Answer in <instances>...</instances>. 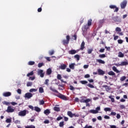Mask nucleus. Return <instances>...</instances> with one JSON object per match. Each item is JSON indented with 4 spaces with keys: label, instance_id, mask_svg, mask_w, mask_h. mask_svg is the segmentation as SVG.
<instances>
[{
    "label": "nucleus",
    "instance_id": "obj_48",
    "mask_svg": "<svg viewBox=\"0 0 128 128\" xmlns=\"http://www.w3.org/2000/svg\"><path fill=\"white\" fill-rule=\"evenodd\" d=\"M25 128H36V126L34 125H30L26 126Z\"/></svg>",
    "mask_w": 128,
    "mask_h": 128
},
{
    "label": "nucleus",
    "instance_id": "obj_6",
    "mask_svg": "<svg viewBox=\"0 0 128 128\" xmlns=\"http://www.w3.org/2000/svg\"><path fill=\"white\" fill-rule=\"evenodd\" d=\"M38 76H40V78H44V70H39L38 71Z\"/></svg>",
    "mask_w": 128,
    "mask_h": 128
},
{
    "label": "nucleus",
    "instance_id": "obj_60",
    "mask_svg": "<svg viewBox=\"0 0 128 128\" xmlns=\"http://www.w3.org/2000/svg\"><path fill=\"white\" fill-rule=\"evenodd\" d=\"M120 108H121L122 110H124V108H126V106H124V105H120Z\"/></svg>",
    "mask_w": 128,
    "mask_h": 128
},
{
    "label": "nucleus",
    "instance_id": "obj_11",
    "mask_svg": "<svg viewBox=\"0 0 128 128\" xmlns=\"http://www.w3.org/2000/svg\"><path fill=\"white\" fill-rule=\"evenodd\" d=\"M78 50H72L68 51L69 54H76V52H78Z\"/></svg>",
    "mask_w": 128,
    "mask_h": 128
},
{
    "label": "nucleus",
    "instance_id": "obj_34",
    "mask_svg": "<svg viewBox=\"0 0 128 128\" xmlns=\"http://www.w3.org/2000/svg\"><path fill=\"white\" fill-rule=\"evenodd\" d=\"M30 76H34V71H32L31 72L28 73L27 74H26V76H28L30 78Z\"/></svg>",
    "mask_w": 128,
    "mask_h": 128
},
{
    "label": "nucleus",
    "instance_id": "obj_55",
    "mask_svg": "<svg viewBox=\"0 0 128 128\" xmlns=\"http://www.w3.org/2000/svg\"><path fill=\"white\" fill-rule=\"evenodd\" d=\"M114 38V40H118V36H115L114 34L113 35Z\"/></svg>",
    "mask_w": 128,
    "mask_h": 128
},
{
    "label": "nucleus",
    "instance_id": "obj_37",
    "mask_svg": "<svg viewBox=\"0 0 128 128\" xmlns=\"http://www.w3.org/2000/svg\"><path fill=\"white\" fill-rule=\"evenodd\" d=\"M87 86H88L90 88H94V86L90 84H88Z\"/></svg>",
    "mask_w": 128,
    "mask_h": 128
},
{
    "label": "nucleus",
    "instance_id": "obj_57",
    "mask_svg": "<svg viewBox=\"0 0 128 128\" xmlns=\"http://www.w3.org/2000/svg\"><path fill=\"white\" fill-rule=\"evenodd\" d=\"M54 54V50H52V51L49 52V54L50 56H52Z\"/></svg>",
    "mask_w": 128,
    "mask_h": 128
},
{
    "label": "nucleus",
    "instance_id": "obj_24",
    "mask_svg": "<svg viewBox=\"0 0 128 128\" xmlns=\"http://www.w3.org/2000/svg\"><path fill=\"white\" fill-rule=\"evenodd\" d=\"M128 62H121L120 66H128Z\"/></svg>",
    "mask_w": 128,
    "mask_h": 128
},
{
    "label": "nucleus",
    "instance_id": "obj_4",
    "mask_svg": "<svg viewBox=\"0 0 128 128\" xmlns=\"http://www.w3.org/2000/svg\"><path fill=\"white\" fill-rule=\"evenodd\" d=\"M128 4V2L126 0H124L120 4V8L122 10L126 8V4Z\"/></svg>",
    "mask_w": 128,
    "mask_h": 128
},
{
    "label": "nucleus",
    "instance_id": "obj_15",
    "mask_svg": "<svg viewBox=\"0 0 128 128\" xmlns=\"http://www.w3.org/2000/svg\"><path fill=\"white\" fill-rule=\"evenodd\" d=\"M66 64H62L60 66H59V68L60 70H64L66 68Z\"/></svg>",
    "mask_w": 128,
    "mask_h": 128
},
{
    "label": "nucleus",
    "instance_id": "obj_45",
    "mask_svg": "<svg viewBox=\"0 0 128 128\" xmlns=\"http://www.w3.org/2000/svg\"><path fill=\"white\" fill-rule=\"evenodd\" d=\"M106 54H100L99 55V58H106Z\"/></svg>",
    "mask_w": 128,
    "mask_h": 128
},
{
    "label": "nucleus",
    "instance_id": "obj_7",
    "mask_svg": "<svg viewBox=\"0 0 128 128\" xmlns=\"http://www.w3.org/2000/svg\"><path fill=\"white\" fill-rule=\"evenodd\" d=\"M110 8L112 10H114V8H115L114 12H118V8L116 7V5H110Z\"/></svg>",
    "mask_w": 128,
    "mask_h": 128
},
{
    "label": "nucleus",
    "instance_id": "obj_31",
    "mask_svg": "<svg viewBox=\"0 0 128 128\" xmlns=\"http://www.w3.org/2000/svg\"><path fill=\"white\" fill-rule=\"evenodd\" d=\"M108 74L109 76H116V73L111 70L108 72Z\"/></svg>",
    "mask_w": 128,
    "mask_h": 128
},
{
    "label": "nucleus",
    "instance_id": "obj_53",
    "mask_svg": "<svg viewBox=\"0 0 128 128\" xmlns=\"http://www.w3.org/2000/svg\"><path fill=\"white\" fill-rule=\"evenodd\" d=\"M35 79H36L35 76H32V77L30 76L29 78H28V80H35Z\"/></svg>",
    "mask_w": 128,
    "mask_h": 128
},
{
    "label": "nucleus",
    "instance_id": "obj_43",
    "mask_svg": "<svg viewBox=\"0 0 128 128\" xmlns=\"http://www.w3.org/2000/svg\"><path fill=\"white\" fill-rule=\"evenodd\" d=\"M92 50H92V48L88 49V54H92Z\"/></svg>",
    "mask_w": 128,
    "mask_h": 128
},
{
    "label": "nucleus",
    "instance_id": "obj_54",
    "mask_svg": "<svg viewBox=\"0 0 128 128\" xmlns=\"http://www.w3.org/2000/svg\"><path fill=\"white\" fill-rule=\"evenodd\" d=\"M3 104H5L6 106H10V102H6V101H4L2 102Z\"/></svg>",
    "mask_w": 128,
    "mask_h": 128
},
{
    "label": "nucleus",
    "instance_id": "obj_17",
    "mask_svg": "<svg viewBox=\"0 0 128 128\" xmlns=\"http://www.w3.org/2000/svg\"><path fill=\"white\" fill-rule=\"evenodd\" d=\"M98 72L99 76H104V72L102 69H98Z\"/></svg>",
    "mask_w": 128,
    "mask_h": 128
},
{
    "label": "nucleus",
    "instance_id": "obj_18",
    "mask_svg": "<svg viewBox=\"0 0 128 128\" xmlns=\"http://www.w3.org/2000/svg\"><path fill=\"white\" fill-rule=\"evenodd\" d=\"M67 114L70 116V118H73L74 116V114H72L71 111H68L67 112Z\"/></svg>",
    "mask_w": 128,
    "mask_h": 128
},
{
    "label": "nucleus",
    "instance_id": "obj_8",
    "mask_svg": "<svg viewBox=\"0 0 128 128\" xmlns=\"http://www.w3.org/2000/svg\"><path fill=\"white\" fill-rule=\"evenodd\" d=\"M6 112H14V109L11 106H8L6 110Z\"/></svg>",
    "mask_w": 128,
    "mask_h": 128
},
{
    "label": "nucleus",
    "instance_id": "obj_56",
    "mask_svg": "<svg viewBox=\"0 0 128 128\" xmlns=\"http://www.w3.org/2000/svg\"><path fill=\"white\" fill-rule=\"evenodd\" d=\"M76 88H74V86L70 85V90H75Z\"/></svg>",
    "mask_w": 128,
    "mask_h": 128
},
{
    "label": "nucleus",
    "instance_id": "obj_14",
    "mask_svg": "<svg viewBox=\"0 0 128 128\" xmlns=\"http://www.w3.org/2000/svg\"><path fill=\"white\" fill-rule=\"evenodd\" d=\"M90 102V98H88L86 100L82 98L80 100V102H85L86 104H87V102Z\"/></svg>",
    "mask_w": 128,
    "mask_h": 128
},
{
    "label": "nucleus",
    "instance_id": "obj_12",
    "mask_svg": "<svg viewBox=\"0 0 128 128\" xmlns=\"http://www.w3.org/2000/svg\"><path fill=\"white\" fill-rule=\"evenodd\" d=\"M88 26H88V24H86L82 27V30L83 32H86L88 30Z\"/></svg>",
    "mask_w": 128,
    "mask_h": 128
},
{
    "label": "nucleus",
    "instance_id": "obj_28",
    "mask_svg": "<svg viewBox=\"0 0 128 128\" xmlns=\"http://www.w3.org/2000/svg\"><path fill=\"white\" fill-rule=\"evenodd\" d=\"M90 114H98V112L94 110H90Z\"/></svg>",
    "mask_w": 128,
    "mask_h": 128
},
{
    "label": "nucleus",
    "instance_id": "obj_26",
    "mask_svg": "<svg viewBox=\"0 0 128 128\" xmlns=\"http://www.w3.org/2000/svg\"><path fill=\"white\" fill-rule=\"evenodd\" d=\"M118 58H124V54L121 52H120L118 54Z\"/></svg>",
    "mask_w": 128,
    "mask_h": 128
},
{
    "label": "nucleus",
    "instance_id": "obj_19",
    "mask_svg": "<svg viewBox=\"0 0 128 128\" xmlns=\"http://www.w3.org/2000/svg\"><path fill=\"white\" fill-rule=\"evenodd\" d=\"M96 62L99 64H106V62L101 59H96Z\"/></svg>",
    "mask_w": 128,
    "mask_h": 128
},
{
    "label": "nucleus",
    "instance_id": "obj_52",
    "mask_svg": "<svg viewBox=\"0 0 128 128\" xmlns=\"http://www.w3.org/2000/svg\"><path fill=\"white\" fill-rule=\"evenodd\" d=\"M104 112H110V108H104Z\"/></svg>",
    "mask_w": 128,
    "mask_h": 128
},
{
    "label": "nucleus",
    "instance_id": "obj_27",
    "mask_svg": "<svg viewBox=\"0 0 128 128\" xmlns=\"http://www.w3.org/2000/svg\"><path fill=\"white\" fill-rule=\"evenodd\" d=\"M92 20L90 19L89 20H88L87 25L89 26H92Z\"/></svg>",
    "mask_w": 128,
    "mask_h": 128
},
{
    "label": "nucleus",
    "instance_id": "obj_9",
    "mask_svg": "<svg viewBox=\"0 0 128 128\" xmlns=\"http://www.w3.org/2000/svg\"><path fill=\"white\" fill-rule=\"evenodd\" d=\"M24 98H32V94L30 92H27L25 94Z\"/></svg>",
    "mask_w": 128,
    "mask_h": 128
},
{
    "label": "nucleus",
    "instance_id": "obj_41",
    "mask_svg": "<svg viewBox=\"0 0 128 128\" xmlns=\"http://www.w3.org/2000/svg\"><path fill=\"white\" fill-rule=\"evenodd\" d=\"M64 126V122H60L59 126H60V128H62V126Z\"/></svg>",
    "mask_w": 128,
    "mask_h": 128
},
{
    "label": "nucleus",
    "instance_id": "obj_25",
    "mask_svg": "<svg viewBox=\"0 0 128 128\" xmlns=\"http://www.w3.org/2000/svg\"><path fill=\"white\" fill-rule=\"evenodd\" d=\"M52 69L50 68H49L46 70V74H48V76H50V74H52Z\"/></svg>",
    "mask_w": 128,
    "mask_h": 128
},
{
    "label": "nucleus",
    "instance_id": "obj_16",
    "mask_svg": "<svg viewBox=\"0 0 128 128\" xmlns=\"http://www.w3.org/2000/svg\"><path fill=\"white\" fill-rule=\"evenodd\" d=\"M86 44V43L84 42V41H82L81 45H80V50H84V48H86L84 46Z\"/></svg>",
    "mask_w": 128,
    "mask_h": 128
},
{
    "label": "nucleus",
    "instance_id": "obj_47",
    "mask_svg": "<svg viewBox=\"0 0 128 128\" xmlns=\"http://www.w3.org/2000/svg\"><path fill=\"white\" fill-rule=\"evenodd\" d=\"M48 82H50V80L48 79L46 80L45 82H44V84H46V86H48Z\"/></svg>",
    "mask_w": 128,
    "mask_h": 128
},
{
    "label": "nucleus",
    "instance_id": "obj_23",
    "mask_svg": "<svg viewBox=\"0 0 128 128\" xmlns=\"http://www.w3.org/2000/svg\"><path fill=\"white\" fill-rule=\"evenodd\" d=\"M102 88H105L106 92H108V90H110V86H108L107 85L102 86Z\"/></svg>",
    "mask_w": 128,
    "mask_h": 128
},
{
    "label": "nucleus",
    "instance_id": "obj_61",
    "mask_svg": "<svg viewBox=\"0 0 128 128\" xmlns=\"http://www.w3.org/2000/svg\"><path fill=\"white\" fill-rule=\"evenodd\" d=\"M64 122H68V118L64 116Z\"/></svg>",
    "mask_w": 128,
    "mask_h": 128
},
{
    "label": "nucleus",
    "instance_id": "obj_44",
    "mask_svg": "<svg viewBox=\"0 0 128 128\" xmlns=\"http://www.w3.org/2000/svg\"><path fill=\"white\" fill-rule=\"evenodd\" d=\"M112 96H109L108 98H110L111 100V102H114V98H112Z\"/></svg>",
    "mask_w": 128,
    "mask_h": 128
},
{
    "label": "nucleus",
    "instance_id": "obj_33",
    "mask_svg": "<svg viewBox=\"0 0 128 128\" xmlns=\"http://www.w3.org/2000/svg\"><path fill=\"white\" fill-rule=\"evenodd\" d=\"M44 114H50V111L48 109H46L44 111Z\"/></svg>",
    "mask_w": 128,
    "mask_h": 128
},
{
    "label": "nucleus",
    "instance_id": "obj_35",
    "mask_svg": "<svg viewBox=\"0 0 128 128\" xmlns=\"http://www.w3.org/2000/svg\"><path fill=\"white\" fill-rule=\"evenodd\" d=\"M32 86V82H28L26 83V86Z\"/></svg>",
    "mask_w": 128,
    "mask_h": 128
},
{
    "label": "nucleus",
    "instance_id": "obj_29",
    "mask_svg": "<svg viewBox=\"0 0 128 128\" xmlns=\"http://www.w3.org/2000/svg\"><path fill=\"white\" fill-rule=\"evenodd\" d=\"M34 110H36V112H40V108L38 106H35Z\"/></svg>",
    "mask_w": 128,
    "mask_h": 128
},
{
    "label": "nucleus",
    "instance_id": "obj_38",
    "mask_svg": "<svg viewBox=\"0 0 128 128\" xmlns=\"http://www.w3.org/2000/svg\"><path fill=\"white\" fill-rule=\"evenodd\" d=\"M126 78V76H123L120 78V82H124V80H125Z\"/></svg>",
    "mask_w": 128,
    "mask_h": 128
},
{
    "label": "nucleus",
    "instance_id": "obj_46",
    "mask_svg": "<svg viewBox=\"0 0 128 128\" xmlns=\"http://www.w3.org/2000/svg\"><path fill=\"white\" fill-rule=\"evenodd\" d=\"M74 58H76L77 60H80V55L76 54L74 56Z\"/></svg>",
    "mask_w": 128,
    "mask_h": 128
},
{
    "label": "nucleus",
    "instance_id": "obj_30",
    "mask_svg": "<svg viewBox=\"0 0 128 128\" xmlns=\"http://www.w3.org/2000/svg\"><path fill=\"white\" fill-rule=\"evenodd\" d=\"M6 122L10 124L12 122V118H8L6 120Z\"/></svg>",
    "mask_w": 128,
    "mask_h": 128
},
{
    "label": "nucleus",
    "instance_id": "obj_59",
    "mask_svg": "<svg viewBox=\"0 0 128 128\" xmlns=\"http://www.w3.org/2000/svg\"><path fill=\"white\" fill-rule=\"evenodd\" d=\"M42 66H44L43 63H39L38 64V68H42Z\"/></svg>",
    "mask_w": 128,
    "mask_h": 128
},
{
    "label": "nucleus",
    "instance_id": "obj_50",
    "mask_svg": "<svg viewBox=\"0 0 128 128\" xmlns=\"http://www.w3.org/2000/svg\"><path fill=\"white\" fill-rule=\"evenodd\" d=\"M44 100H40L39 104H40V106L44 105Z\"/></svg>",
    "mask_w": 128,
    "mask_h": 128
},
{
    "label": "nucleus",
    "instance_id": "obj_42",
    "mask_svg": "<svg viewBox=\"0 0 128 128\" xmlns=\"http://www.w3.org/2000/svg\"><path fill=\"white\" fill-rule=\"evenodd\" d=\"M28 66H34V61H30L28 62Z\"/></svg>",
    "mask_w": 128,
    "mask_h": 128
},
{
    "label": "nucleus",
    "instance_id": "obj_49",
    "mask_svg": "<svg viewBox=\"0 0 128 128\" xmlns=\"http://www.w3.org/2000/svg\"><path fill=\"white\" fill-rule=\"evenodd\" d=\"M118 42L120 44H122V42H124V40H120H120H118Z\"/></svg>",
    "mask_w": 128,
    "mask_h": 128
},
{
    "label": "nucleus",
    "instance_id": "obj_2",
    "mask_svg": "<svg viewBox=\"0 0 128 128\" xmlns=\"http://www.w3.org/2000/svg\"><path fill=\"white\" fill-rule=\"evenodd\" d=\"M66 40H64L62 41V42L64 44V46H66V44H68L70 42V36L68 35L66 36Z\"/></svg>",
    "mask_w": 128,
    "mask_h": 128
},
{
    "label": "nucleus",
    "instance_id": "obj_21",
    "mask_svg": "<svg viewBox=\"0 0 128 128\" xmlns=\"http://www.w3.org/2000/svg\"><path fill=\"white\" fill-rule=\"evenodd\" d=\"M76 66V63H72L69 65L70 68L71 70H74V66Z\"/></svg>",
    "mask_w": 128,
    "mask_h": 128
},
{
    "label": "nucleus",
    "instance_id": "obj_40",
    "mask_svg": "<svg viewBox=\"0 0 128 128\" xmlns=\"http://www.w3.org/2000/svg\"><path fill=\"white\" fill-rule=\"evenodd\" d=\"M80 82L82 84H88V81H86V80H81V81H80Z\"/></svg>",
    "mask_w": 128,
    "mask_h": 128
},
{
    "label": "nucleus",
    "instance_id": "obj_62",
    "mask_svg": "<svg viewBox=\"0 0 128 128\" xmlns=\"http://www.w3.org/2000/svg\"><path fill=\"white\" fill-rule=\"evenodd\" d=\"M105 48H106V50H108V52H110V47L108 46H105Z\"/></svg>",
    "mask_w": 128,
    "mask_h": 128
},
{
    "label": "nucleus",
    "instance_id": "obj_32",
    "mask_svg": "<svg viewBox=\"0 0 128 128\" xmlns=\"http://www.w3.org/2000/svg\"><path fill=\"white\" fill-rule=\"evenodd\" d=\"M54 110H55V112H60V107L56 106L54 107Z\"/></svg>",
    "mask_w": 128,
    "mask_h": 128
},
{
    "label": "nucleus",
    "instance_id": "obj_64",
    "mask_svg": "<svg viewBox=\"0 0 128 128\" xmlns=\"http://www.w3.org/2000/svg\"><path fill=\"white\" fill-rule=\"evenodd\" d=\"M84 128H92V126H88V125H86Z\"/></svg>",
    "mask_w": 128,
    "mask_h": 128
},
{
    "label": "nucleus",
    "instance_id": "obj_63",
    "mask_svg": "<svg viewBox=\"0 0 128 128\" xmlns=\"http://www.w3.org/2000/svg\"><path fill=\"white\" fill-rule=\"evenodd\" d=\"M62 120V116H58L56 118V120Z\"/></svg>",
    "mask_w": 128,
    "mask_h": 128
},
{
    "label": "nucleus",
    "instance_id": "obj_22",
    "mask_svg": "<svg viewBox=\"0 0 128 128\" xmlns=\"http://www.w3.org/2000/svg\"><path fill=\"white\" fill-rule=\"evenodd\" d=\"M112 70H114V72H116V74H118L120 72V71L118 70V69L116 68V66H114L112 68Z\"/></svg>",
    "mask_w": 128,
    "mask_h": 128
},
{
    "label": "nucleus",
    "instance_id": "obj_1",
    "mask_svg": "<svg viewBox=\"0 0 128 128\" xmlns=\"http://www.w3.org/2000/svg\"><path fill=\"white\" fill-rule=\"evenodd\" d=\"M50 90H52V92H56L58 94H55L56 96H58V98H60L61 100H67L68 98H66V96L58 92V91L52 88V87H50Z\"/></svg>",
    "mask_w": 128,
    "mask_h": 128
},
{
    "label": "nucleus",
    "instance_id": "obj_3",
    "mask_svg": "<svg viewBox=\"0 0 128 128\" xmlns=\"http://www.w3.org/2000/svg\"><path fill=\"white\" fill-rule=\"evenodd\" d=\"M112 20L114 22H122V18H120L118 16H115L112 18Z\"/></svg>",
    "mask_w": 128,
    "mask_h": 128
},
{
    "label": "nucleus",
    "instance_id": "obj_39",
    "mask_svg": "<svg viewBox=\"0 0 128 128\" xmlns=\"http://www.w3.org/2000/svg\"><path fill=\"white\" fill-rule=\"evenodd\" d=\"M44 92V88H42V87H40L39 88V92H40V94H42Z\"/></svg>",
    "mask_w": 128,
    "mask_h": 128
},
{
    "label": "nucleus",
    "instance_id": "obj_58",
    "mask_svg": "<svg viewBox=\"0 0 128 128\" xmlns=\"http://www.w3.org/2000/svg\"><path fill=\"white\" fill-rule=\"evenodd\" d=\"M90 76L89 74H85L84 76V78H90Z\"/></svg>",
    "mask_w": 128,
    "mask_h": 128
},
{
    "label": "nucleus",
    "instance_id": "obj_20",
    "mask_svg": "<svg viewBox=\"0 0 128 128\" xmlns=\"http://www.w3.org/2000/svg\"><path fill=\"white\" fill-rule=\"evenodd\" d=\"M58 88L60 90H64V84H58Z\"/></svg>",
    "mask_w": 128,
    "mask_h": 128
},
{
    "label": "nucleus",
    "instance_id": "obj_36",
    "mask_svg": "<svg viewBox=\"0 0 128 128\" xmlns=\"http://www.w3.org/2000/svg\"><path fill=\"white\" fill-rule=\"evenodd\" d=\"M38 89H36V88H31L29 92H37Z\"/></svg>",
    "mask_w": 128,
    "mask_h": 128
},
{
    "label": "nucleus",
    "instance_id": "obj_51",
    "mask_svg": "<svg viewBox=\"0 0 128 128\" xmlns=\"http://www.w3.org/2000/svg\"><path fill=\"white\" fill-rule=\"evenodd\" d=\"M116 31L120 32H122V29L119 27H117L116 28Z\"/></svg>",
    "mask_w": 128,
    "mask_h": 128
},
{
    "label": "nucleus",
    "instance_id": "obj_10",
    "mask_svg": "<svg viewBox=\"0 0 128 128\" xmlns=\"http://www.w3.org/2000/svg\"><path fill=\"white\" fill-rule=\"evenodd\" d=\"M3 96L5 98H8V96H12V92H5L2 94Z\"/></svg>",
    "mask_w": 128,
    "mask_h": 128
},
{
    "label": "nucleus",
    "instance_id": "obj_13",
    "mask_svg": "<svg viewBox=\"0 0 128 128\" xmlns=\"http://www.w3.org/2000/svg\"><path fill=\"white\" fill-rule=\"evenodd\" d=\"M57 79L60 80L62 82H64V84H66V82L64 81L63 80H62V76L60 74L57 75Z\"/></svg>",
    "mask_w": 128,
    "mask_h": 128
},
{
    "label": "nucleus",
    "instance_id": "obj_5",
    "mask_svg": "<svg viewBox=\"0 0 128 128\" xmlns=\"http://www.w3.org/2000/svg\"><path fill=\"white\" fill-rule=\"evenodd\" d=\"M27 112L28 111L26 110H21L20 112H18V114L20 116H26Z\"/></svg>",
    "mask_w": 128,
    "mask_h": 128
}]
</instances>
